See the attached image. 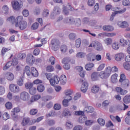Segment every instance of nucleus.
<instances>
[{
  "mask_svg": "<svg viewBox=\"0 0 130 130\" xmlns=\"http://www.w3.org/2000/svg\"><path fill=\"white\" fill-rule=\"evenodd\" d=\"M97 24V21L96 20H91L89 21V26H95Z\"/></svg>",
  "mask_w": 130,
  "mask_h": 130,
  "instance_id": "0e129e2a",
  "label": "nucleus"
},
{
  "mask_svg": "<svg viewBox=\"0 0 130 130\" xmlns=\"http://www.w3.org/2000/svg\"><path fill=\"white\" fill-rule=\"evenodd\" d=\"M10 90L13 93H19L20 92V87L18 85L12 84L9 86Z\"/></svg>",
  "mask_w": 130,
  "mask_h": 130,
  "instance_id": "9d476101",
  "label": "nucleus"
},
{
  "mask_svg": "<svg viewBox=\"0 0 130 130\" xmlns=\"http://www.w3.org/2000/svg\"><path fill=\"white\" fill-rule=\"evenodd\" d=\"M124 57H125V55H124V53H119L115 55V59L117 60V61H120L121 60H123Z\"/></svg>",
  "mask_w": 130,
  "mask_h": 130,
  "instance_id": "ddd939ff",
  "label": "nucleus"
},
{
  "mask_svg": "<svg viewBox=\"0 0 130 130\" xmlns=\"http://www.w3.org/2000/svg\"><path fill=\"white\" fill-rule=\"evenodd\" d=\"M20 111H21V108H20V107L14 108L11 111V117H12L14 120H16L18 118V115H17L16 113H19Z\"/></svg>",
  "mask_w": 130,
  "mask_h": 130,
  "instance_id": "39448f33",
  "label": "nucleus"
},
{
  "mask_svg": "<svg viewBox=\"0 0 130 130\" xmlns=\"http://www.w3.org/2000/svg\"><path fill=\"white\" fill-rule=\"evenodd\" d=\"M98 122L99 123V124H100V125L101 126H103L105 125V120H104L101 118H99L98 119Z\"/></svg>",
  "mask_w": 130,
  "mask_h": 130,
  "instance_id": "37998d69",
  "label": "nucleus"
},
{
  "mask_svg": "<svg viewBox=\"0 0 130 130\" xmlns=\"http://www.w3.org/2000/svg\"><path fill=\"white\" fill-rule=\"evenodd\" d=\"M74 23L76 27H80V26H81V24L82 23V21L80 18H76Z\"/></svg>",
  "mask_w": 130,
  "mask_h": 130,
  "instance_id": "79ce46f5",
  "label": "nucleus"
},
{
  "mask_svg": "<svg viewBox=\"0 0 130 130\" xmlns=\"http://www.w3.org/2000/svg\"><path fill=\"white\" fill-rule=\"evenodd\" d=\"M12 49V48L9 47L8 48H6L5 47H3L1 50V54L2 55L4 56L5 54H6V52H8L9 50H11Z\"/></svg>",
  "mask_w": 130,
  "mask_h": 130,
  "instance_id": "c9c22d12",
  "label": "nucleus"
},
{
  "mask_svg": "<svg viewBox=\"0 0 130 130\" xmlns=\"http://www.w3.org/2000/svg\"><path fill=\"white\" fill-rule=\"evenodd\" d=\"M2 10L4 14H7L9 13V7L8 5H5L2 7Z\"/></svg>",
  "mask_w": 130,
  "mask_h": 130,
  "instance_id": "58836bf2",
  "label": "nucleus"
},
{
  "mask_svg": "<svg viewBox=\"0 0 130 130\" xmlns=\"http://www.w3.org/2000/svg\"><path fill=\"white\" fill-rule=\"evenodd\" d=\"M60 50L62 53H66L68 50V47L66 45H62L60 47Z\"/></svg>",
  "mask_w": 130,
  "mask_h": 130,
  "instance_id": "473e14b6",
  "label": "nucleus"
},
{
  "mask_svg": "<svg viewBox=\"0 0 130 130\" xmlns=\"http://www.w3.org/2000/svg\"><path fill=\"white\" fill-rule=\"evenodd\" d=\"M89 47H94L98 51H101L103 48L102 45L99 42L97 41H93L89 46Z\"/></svg>",
  "mask_w": 130,
  "mask_h": 130,
  "instance_id": "7ed1b4c3",
  "label": "nucleus"
},
{
  "mask_svg": "<svg viewBox=\"0 0 130 130\" xmlns=\"http://www.w3.org/2000/svg\"><path fill=\"white\" fill-rule=\"evenodd\" d=\"M20 30H25L27 27H28V23L27 21L24 20L18 24V26Z\"/></svg>",
  "mask_w": 130,
  "mask_h": 130,
  "instance_id": "f3484780",
  "label": "nucleus"
},
{
  "mask_svg": "<svg viewBox=\"0 0 130 130\" xmlns=\"http://www.w3.org/2000/svg\"><path fill=\"white\" fill-rule=\"evenodd\" d=\"M36 88L32 87L29 90V92L30 95H35L36 94Z\"/></svg>",
  "mask_w": 130,
  "mask_h": 130,
  "instance_id": "864d4df0",
  "label": "nucleus"
},
{
  "mask_svg": "<svg viewBox=\"0 0 130 130\" xmlns=\"http://www.w3.org/2000/svg\"><path fill=\"white\" fill-rule=\"evenodd\" d=\"M73 94V90L71 89H68L66 92V98L67 99H64L62 101V104L64 107H68L69 106V101H71L72 99H73V96H72L71 95Z\"/></svg>",
  "mask_w": 130,
  "mask_h": 130,
  "instance_id": "f257e3e1",
  "label": "nucleus"
},
{
  "mask_svg": "<svg viewBox=\"0 0 130 130\" xmlns=\"http://www.w3.org/2000/svg\"><path fill=\"white\" fill-rule=\"evenodd\" d=\"M53 11L56 15H58L59 14H60V8L57 6H56L54 8Z\"/></svg>",
  "mask_w": 130,
  "mask_h": 130,
  "instance_id": "49530a36",
  "label": "nucleus"
},
{
  "mask_svg": "<svg viewBox=\"0 0 130 130\" xmlns=\"http://www.w3.org/2000/svg\"><path fill=\"white\" fill-rule=\"evenodd\" d=\"M60 79V84L61 85H64L67 83V76L64 75H61Z\"/></svg>",
  "mask_w": 130,
  "mask_h": 130,
  "instance_id": "b1692460",
  "label": "nucleus"
},
{
  "mask_svg": "<svg viewBox=\"0 0 130 130\" xmlns=\"http://www.w3.org/2000/svg\"><path fill=\"white\" fill-rule=\"evenodd\" d=\"M103 29L106 32H111V31H113V27L111 25H104L103 26Z\"/></svg>",
  "mask_w": 130,
  "mask_h": 130,
  "instance_id": "4be33fe9",
  "label": "nucleus"
},
{
  "mask_svg": "<svg viewBox=\"0 0 130 130\" xmlns=\"http://www.w3.org/2000/svg\"><path fill=\"white\" fill-rule=\"evenodd\" d=\"M20 99L23 101H28L30 99V95L26 91H22L20 93Z\"/></svg>",
  "mask_w": 130,
  "mask_h": 130,
  "instance_id": "1a4fd4ad",
  "label": "nucleus"
},
{
  "mask_svg": "<svg viewBox=\"0 0 130 130\" xmlns=\"http://www.w3.org/2000/svg\"><path fill=\"white\" fill-rule=\"evenodd\" d=\"M69 37L70 40H75L77 38V35L74 32H72L69 35Z\"/></svg>",
  "mask_w": 130,
  "mask_h": 130,
  "instance_id": "4c0bfd02",
  "label": "nucleus"
},
{
  "mask_svg": "<svg viewBox=\"0 0 130 130\" xmlns=\"http://www.w3.org/2000/svg\"><path fill=\"white\" fill-rule=\"evenodd\" d=\"M94 111V108L91 106L85 107L84 108V112L87 113H92Z\"/></svg>",
  "mask_w": 130,
  "mask_h": 130,
  "instance_id": "5701e85b",
  "label": "nucleus"
},
{
  "mask_svg": "<svg viewBox=\"0 0 130 130\" xmlns=\"http://www.w3.org/2000/svg\"><path fill=\"white\" fill-rule=\"evenodd\" d=\"M99 77L100 75L98 72H93L91 75L92 81H98L99 79Z\"/></svg>",
  "mask_w": 130,
  "mask_h": 130,
  "instance_id": "6ab92c4d",
  "label": "nucleus"
},
{
  "mask_svg": "<svg viewBox=\"0 0 130 130\" xmlns=\"http://www.w3.org/2000/svg\"><path fill=\"white\" fill-rule=\"evenodd\" d=\"M37 90L39 92H42L45 90V87L43 84H40L37 86Z\"/></svg>",
  "mask_w": 130,
  "mask_h": 130,
  "instance_id": "e433bc0d",
  "label": "nucleus"
},
{
  "mask_svg": "<svg viewBox=\"0 0 130 130\" xmlns=\"http://www.w3.org/2000/svg\"><path fill=\"white\" fill-rule=\"evenodd\" d=\"M12 66H13V63H12V61H8L6 63V64L3 67L4 71H7V70H8V69H9V68H10Z\"/></svg>",
  "mask_w": 130,
  "mask_h": 130,
  "instance_id": "72a5a7b5",
  "label": "nucleus"
},
{
  "mask_svg": "<svg viewBox=\"0 0 130 130\" xmlns=\"http://www.w3.org/2000/svg\"><path fill=\"white\" fill-rule=\"evenodd\" d=\"M30 74L33 76V77H37L39 75L38 71L36 70V68L34 67L31 68Z\"/></svg>",
  "mask_w": 130,
  "mask_h": 130,
  "instance_id": "412c9836",
  "label": "nucleus"
},
{
  "mask_svg": "<svg viewBox=\"0 0 130 130\" xmlns=\"http://www.w3.org/2000/svg\"><path fill=\"white\" fill-rule=\"evenodd\" d=\"M35 62V58L32 54H28L26 56V63L27 64L32 65Z\"/></svg>",
  "mask_w": 130,
  "mask_h": 130,
  "instance_id": "6e6552de",
  "label": "nucleus"
},
{
  "mask_svg": "<svg viewBox=\"0 0 130 130\" xmlns=\"http://www.w3.org/2000/svg\"><path fill=\"white\" fill-rule=\"evenodd\" d=\"M87 120V117H85L84 115L81 116L79 117L78 121L80 123H84V122H86V121Z\"/></svg>",
  "mask_w": 130,
  "mask_h": 130,
  "instance_id": "cd10ccee",
  "label": "nucleus"
},
{
  "mask_svg": "<svg viewBox=\"0 0 130 130\" xmlns=\"http://www.w3.org/2000/svg\"><path fill=\"white\" fill-rule=\"evenodd\" d=\"M94 122V121L92 120H86L85 121V125H87V126H90L91 125V124H93V123Z\"/></svg>",
  "mask_w": 130,
  "mask_h": 130,
  "instance_id": "e2e57ef3",
  "label": "nucleus"
},
{
  "mask_svg": "<svg viewBox=\"0 0 130 130\" xmlns=\"http://www.w3.org/2000/svg\"><path fill=\"white\" fill-rule=\"evenodd\" d=\"M82 43V40L81 39H78L76 40V47L77 48H79L81 46V43Z\"/></svg>",
  "mask_w": 130,
  "mask_h": 130,
  "instance_id": "8fccbe9b",
  "label": "nucleus"
},
{
  "mask_svg": "<svg viewBox=\"0 0 130 130\" xmlns=\"http://www.w3.org/2000/svg\"><path fill=\"white\" fill-rule=\"evenodd\" d=\"M6 79H7L8 81H13L14 80V74L12 73H8L5 75Z\"/></svg>",
  "mask_w": 130,
  "mask_h": 130,
  "instance_id": "393cba45",
  "label": "nucleus"
},
{
  "mask_svg": "<svg viewBox=\"0 0 130 130\" xmlns=\"http://www.w3.org/2000/svg\"><path fill=\"white\" fill-rule=\"evenodd\" d=\"M38 112V110L37 109H32L30 111L29 114H30V115H35V114H37Z\"/></svg>",
  "mask_w": 130,
  "mask_h": 130,
  "instance_id": "13d9d810",
  "label": "nucleus"
},
{
  "mask_svg": "<svg viewBox=\"0 0 130 130\" xmlns=\"http://www.w3.org/2000/svg\"><path fill=\"white\" fill-rule=\"evenodd\" d=\"M60 82V78L57 76H54L53 80H50V84L51 86H55V85L58 84Z\"/></svg>",
  "mask_w": 130,
  "mask_h": 130,
  "instance_id": "2eb2a0df",
  "label": "nucleus"
},
{
  "mask_svg": "<svg viewBox=\"0 0 130 130\" xmlns=\"http://www.w3.org/2000/svg\"><path fill=\"white\" fill-rule=\"evenodd\" d=\"M30 122V118H23L21 124L22 126H26L29 122Z\"/></svg>",
  "mask_w": 130,
  "mask_h": 130,
  "instance_id": "bb28decb",
  "label": "nucleus"
},
{
  "mask_svg": "<svg viewBox=\"0 0 130 130\" xmlns=\"http://www.w3.org/2000/svg\"><path fill=\"white\" fill-rule=\"evenodd\" d=\"M76 56L78 57V58H84L86 56V53L79 52L76 54Z\"/></svg>",
  "mask_w": 130,
  "mask_h": 130,
  "instance_id": "7c9ffc66",
  "label": "nucleus"
},
{
  "mask_svg": "<svg viewBox=\"0 0 130 130\" xmlns=\"http://www.w3.org/2000/svg\"><path fill=\"white\" fill-rule=\"evenodd\" d=\"M123 67L125 70L127 71H130V64L128 63H124L123 64Z\"/></svg>",
  "mask_w": 130,
  "mask_h": 130,
  "instance_id": "4d7b16f0",
  "label": "nucleus"
},
{
  "mask_svg": "<svg viewBox=\"0 0 130 130\" xmlns=\"http://www.w3.org/2000/svg\"><path fill=\"white\" fill-rule=\"evenodd\" d=\"M60 45V43L57 39H53L51 41V46L52 47V49L54 50V51H56L58 50V48H59Z\"/></svg>",
  "mask_w": 130,
  "mask_h": 130,
  "instance_id": "20e7f679",
  "label": "nucleus"
},
{
  "mask_svg": "<svg viewBox=\"0 0 130 130\" xmlns=\"http://www.w3.org/2000/svg\"><path fill=\"white\" fill-rule=\"evenodd\" d=\"M38 27H39V23L35 22L31 25V30H36L38 29Z\"/></svg>",
  "mask_w": 130,
  "mask_h": 130,
  "instance_id": "09e8293b",
  "label": "nucleus"
},
{
  "mask_svg": "<svg viewBox=\"0 0 130 130\" xmlns=\"http://www.w3.org/2000/svg\"><path fill=\"white\" fill-rule=\"evenodd\" d=\"M117 77H118V75H117L116 73H115L111 76V81L114 84L117 82Z\"/></svg>",
  "mask_w": 130,
  "mask_h": 130,
  "instance_id": "c85d7f7f",
  "label": "nucleus"
},
{
  "mask_svg": "<svg viewBox=\"0 0 130 130\" xmlns=\"http://www.w3.org/2000/svg\"><path fill=\"white\" fill-rule=\"evenodd\" d=\"M110 74H111V67H108L106 69L105 72H101L99 75L101 79L105 80L109 77Z\"/></svg>",
  "mask_w": 130,
  "mask_h": 130,
  "instance_id": "f03ea898",
  "label": "nucleus"
},
{
  "mask_svg": "<svg viewBox=\"0 0 130 130\" xmlns=\"http://www.w3.org/2000/svg\"><path fill=\"white\" fill-rule=\"evenodd\" d=\"M123 102L125 103V104L130 103V95L127 94L123 98Z\"/></svg>",
  "mask_w": 130,
  "mask_h": 130,
  "instance_id": "f704fd0d",
  "label": "nucleus"
},
{
  "mask_svg": "<svg viewBox=\"0 0 130 130\" xmlns=\"http://www.w3.org/2000/svg\"><path fill=\"white\" fill-rule=\"evenodd\" d=\"M17 22L15 24L16 27H18L19 24H20V23H22L23 22V16H19L16 18Z\"/></svg>",
  "mask_w": 130,
  "mask_h": 130,
  "instance_id": "a878e982",
  "label": "nucleus"
},
{
  "mask_svg": "<svg viewBox=\"0 0 130 130\" xmlns=\"http://www.w3.org/2000/svg\"><path fill=\"white\" fill-rule=\"evenodd\" d=\"M95 3H96L95 0H88L87 5L89 7H93L95 5Z\"/></svg>",
  "mask_w": 130,
  "mask_h": 130,
  "instance_id": "603ef678",
  "label": "nucleus"
},
{
  "mask_svg": "<svg viewBox=\"0 0 130 130\" xmlns=\"http://www.w3.org/2000/svg\"><path fill=\"white\" fill-rule=\"evenodd\" d=\"M122 46L125 47L126 45H130V41L129 40H125L124 42L121 44Z\"/></svg>",
  "mask_w": 130,
  "mask_h": 130,
  "instance_id": "338daca9",
  "label": "nucleus"
},
{
  "mask_svg": "<svg viewBox=\"0 0 130 130\" xmlns=\"http://www.w3.org/2000/svg\"><path fill=\"white\" fill-rule=\"evenodd\" d=\"M11 62L12 63V66H17L18 64V59L16 57L13 58Z\"/></svg>",
  "mask_w": 130,
  "mask_h": 130,
  "instance_id": "bf43d9fd",
  "label": "nucleus"
},
{
  "mask_svg": "<svg viewBox=\"0 0 130 130\" xmlns=\"http://www.w3.org/2000/svg\"><path fill=\"white\" fill-rule=\"evenodd\" d=\"M3 118L4 120H7L10 118V115L7 112H5L3 115Z\"/></svg>",
  "mask_w": 130,
  "mask_h": 130,
  "instance_id": "6e6d98bb",
  "label": "nucleus"
},
{
  "mask_svg": "<svg viewBox=\"0 0 130 130\" xmlns=\"http://www.w3.org/2000/svg\"><path fill=\"white\" fill-rule=\"evenodd\" d=\"M94 67V63L89 62L85 65V69L86 71H91L92 68Z\"/></svg>",
  "mask_w": 130,
  "mask_h": 130,
  "instance_id": "2f4dec72",
  "label": "nucleus"
},
{
  "mask_svg": "<svg viewBox=\"0 0 130 130\" xmlns=\"http://www.w3.org/2000/svg\"><path fill=\"white\" fill-rule=\"evenodd\" d=\"M123 6H130L129 0H123L122 2Z\"/></svg>",
  "mask_w": 130,
  "mask_h": 130,
  "instance_id": "052dcab7",
  "label": "nucleus"
},
{
  "mask_svg": "<svg viewBox=\"0 0 130 130\" xmlns=\"http://www.w3.org/2000/svg\"><path fill=\"white\" fill-rule=\"evenodd\" d=\"M125 75H124V74H121L120 75L119 82L123 83V85L126 86V87H128V86H129V80L125 79Z\"/></svg>",
  "mask_w": 130,
  "mask_h": 130,
  "instance_id": "423d86ee",
  "label": "nucleus"
},
{
  "mask_svg": "<svg viewBox=\"0 0 130 130\" xmlns=\"http://www.w3.org/2000/svg\"><path fill=\"white\" fill-rule=\"evenodd\" d=\"M70 61H71V59L69 57H65L62 59V62L64 64L63 68L65 70H70L71 69V66L69 64Z\"/></svg>",
  "mask_w": 130,
  "mask_h": 130,
  "instance_id": "0eeeda50",
  "label": "nucleus"
},
{
  "mask_svg": "<svg viewBox=\"0 0 130 130\" xmlns=\"http://www.w3.org/2000/svg\"><path fill=\"white\" fill-rule=\"evenodd\" d=\"M88 86L89 84H88V82H87V81H85L84 82H83L81 88V91L83 92V93H86V92H87V90H88Z\"/></svg>",
  "mask_w": 130,
  "mask_h": 130,
  "instance_id": "dca6fc26",
  "label": "nucleus"
},
{
  "mask_svg": "<svg viewBox=\"0 0 130 130\" xmlns=\"http://www.w3.org/2000/svg\"><path fill=\"white\" fill-rule=\"evenodd\" d=\"M105 42L107 45H110L112 43V39L111 38H107L105 40Z\"/></svg>",
  "mask_w": 130,
  "mask_h": 130,
  "instance_id": "680f3d73",
  "label": "nucleus"
},
{
  "mask_svg": "<svg viewBox=\"0 0 130 130\" xmlns=\"http://www.w3.org/2000/svg\"><path fill=\"white\" fill-rule=\"evenodd\" d=\"M63 13L64 15H69V9H68V8L66 6H64L63 7Z\"/></svg>",
  "mask_w": 130,
  "mask_h": 130,
  "instance_id": "69168bd1",
  "label": "nucleus"
},
{
  "mask_svg": "<svg viewBox=\"0 0 130 130\" xmlns=\"http://www.w3.org/2000/svg\"><path fill=\"white\" fill-rule=\"evenodd\" d=\"M17 84L18 86H23L24 85V81L22 78H20L17 80Z\"/></svg>",
  "mask_w": 130,
  "mask_h": 130,
  "instance_id": "3c124183",
  "label": "nucleus"
},
{
  "mask_svg": "<svg viewBox=\"0 0 130 130\" xmlns=\"http://www.w3.org/2000/svg\"><path fill=\"white\" fill-rule=\"evenodd\" d=\"M89 23H90V19H89V18L85 17L82 19V23L84 25H88V24L89 25Z\"/></svg>",
  "mask_w": 130,
  "mask_h": 130,
  "instance_id": "a19ab883",
  "label": "nucleus"
},
{
  "mask_svg": "<svg viewBox=\"0 0 130 130\" xmlns=\"http://www.w3.org/2000/svg\"><path fill=\"white\" fill-rule=\"evenodd\" d=\"M43 16L44 17H48L49 16V10L48 9H45L43 12Z\"/></svg>",
  "mask_w": 130,
  "mask_h": 130,
  "instance_id": "c03bdc74",
  "label": "nucleus"
},
{
  "mask_svg": "<svg viewBox=\"0 0 130 130\" xmlns=\"http://www.w3.org/2000/svg\"><path fill=\"white\" fill-rule=\"evenodd\" d=\"M117 25L119 27H120V28H126V27H128V23H127L126 21H118Z\"/></svg>",
  "mask_w": 130,
  "mask_h": 130,
  "instance_id": "aec40b11",
  "label": "nucleus"
},
{
  "mask_svg": "<svg viewBox=\"0 0 130 130\" xmlns=\"http://www.w3.org/2000/svg\"><path fill=\"white\" fill-rule=\"evenodd\" d=\"M116 91L119 93L120 95H125V94L127 93V91L123 89L121 87H116Z\"/></svg>",
  "mask_w": 130,
  "mask_h": 130,
  "instance_id": "a211bd4d",
  "label": "nucleus"
},
{
  "mask_svg": "<svg viewBox=\"0 0 130 130\" xmlns=\"http://www.w3.org/2000/svg\"><path fill=\"white\" fill-rule=\"evenodd\" d=\"M86 59L88 61H95V53H89L86 55Z\"/></svg>",
  "mask_w": 130,
  "mask_h": 130,
  "instance_id": "4468645a",
  "label": "nucleus"
},
{
  "mask_svg": "<svg viewBox=\"0 0 130 130\" xmlns=\"http://www.w3.org/2000/svg\"><path fill=\"white\" fill-rule=\"evenodd\" d=\"M112 47L115 50H117V49H119V44H118V43L115 42L112 44Z\"/></svg>",
  "mask_w": 130,
  "mask_h": 130,
  "instance_id": "ea45409f",
  "label": "nucleus"
},
{
  "mask_svg": "<svg viewBox=\"0 0 130 130\" xmlns=\"http://www.w3.org/2000/svg\"><path fill=\"white\" fill-rule=\"evenodd\" d=\"M24 73L26 74L27 76H30L31 73H30V67L26 66L25 67Z\"/></svg>",
  "mask_w": 130,
  "mask_h": 130,
  "instance_id": "de8ad7c7",
  "label": "nucleus"
},
{
  "mask_svg": "<svg viewBox=\"0 0 130 130\" xmlns=\"http://www.w3.org/2000/svg\"><path fill=\"white\" fill-rule=\"evenodd\" d=\"M125 122L126 124L130 125V116H127L125 118Z\"/></svg>",
  "mask_w": 130,
  "mask_h": 130,
  "instance_id": "774afa93",
  "label": "nucleus"
},
{
  "mask_svg": "<svg viewBox=\"0 0 130 130\" xmlns=\"http://www.w3.org/2000/svg\"><path fill=\"white\" fill-rule=\"evenodd\" d=\"M100 89V88L98 85H94L91 88V92L94 94H96L99 92Z\"/></svg>",
  "mask_w": 130,
  "mask_h": 130,
  "instance_id": "c756f323",
  "label": "nucleus"
},
{
  "mask_svg": "<svg viewBox=\"0 0 130 130\" xmlns=\"http://www.w3.org/2000/svg\"><path fill=\"white\" fill-rule=\"evenodd\" d=\"M125 11H126V9L124 8L123 9H122L121 10H119L118 11H115L114 12H113L110 18V20L113 21V19H114V17H115L116 15H117V14H123V13H124Z\"/></svg>",
  "mask_w": 130,
  "mask_h": 130,
  "instance_id": "f8f14e48",
  "label": "nucleus"
},
{
  "mask_svg": "<svg viewBox=\"0 0 130 130\" xmlns=\"http://www.w3.org/2000/svg\"><path fill=\"white\" fill-rule=\"evenodd\" d=\"M12 8H13L14 10H19L20 8L21 7V6H22L20 3H19V0H13L12 2Z\"/></svg>",
  "mask_w": 130,
  "mask_h": 130,
  "instance_id": "9b49d317",
  "label": "nucleus"
},
{
  "mask_svg": "<svg viewBox=\"0 0 130 130\" xmlns=\"http://www.w3.org/2000/svg\"><path fill=\"white\" fill-rule=\"evenodd\" d=\"M5 106L7 109H12V108L13 107V104L12 103L8 102L5 104Z\"/></svg>",
  "mask_w": 130,
  "mask_h": 130,
  "instance_id": "5fc2aeb1",
  "label": "nucleus"
},
{
  "mask_svg": "<svg viewBox=\"0 0 130 130\" xmlns=\"http://www.w3.org/2000/svg\"><path fill=\"white\" fill-rule=\"evenodd\" d=\"M33 83L27 82L25 83V87L26 89L30 90V89H31L32 87H33Z\"/></svg>",
  "mask_w": 130,
  "mask_h": 130,
  "instance_id": "a18cd8bd",
  "label": "nucleus"
}]
</instances>
